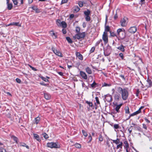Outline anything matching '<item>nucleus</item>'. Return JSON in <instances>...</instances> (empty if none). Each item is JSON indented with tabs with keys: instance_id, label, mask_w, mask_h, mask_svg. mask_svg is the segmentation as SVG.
<instances>
[{
	"instance_id": "obj_1",
	"label": "nucleus",
	"mask_w": 152,
	"mask_h": 152,
	"mask_svg": "<svg viewBox=\"0 0 152 152\" xmlns=\"http://www.w3.org/2000/svg\"><path fill=\"white\" fill-rule=\"evenodd\" d=\"M117 91L121 93L122 99L124 100H126L128 97L129 93L127 90L126 88H122L121 87H118L117 88Z\"/></svg>"
},
{
	"instance_id": "obj_2",
	"label": "nucleus",
	"mask_w": 152,
	"mask_h": 152,
	"mask_svg": "<svg viewBox=\"0 0 152 152\" xmlns=\"http://www.w3.org/2000/svg\"><path fill=\"white\" fill-rule=\"evenodd\" d=\"M125 31L123 28H119L117 30V32L118 36V40L124 39L126 36Z\"/></svg>"
},
{
	"instance_id": "obj_3",
	"label": "nucleus",
	"mask_w": 152,
	"mask_h": 152,
	"mask_svg": "<svg viewBox=\"0 0 152 152\" xmlns=\"http://www.w3.org/2000/svg\"><path fill=\"white\" fill-rule=\"evenodd\" d=\"M86 36V33L85 32H83L82 33L79 32L76 34L74 37H75L77 39H83Z\"/></svg>"
},
{
	"instance_id": "obj_4",
	"label": "nucleus",
	"mask_w": 152,
	"mask_h": 152,
	"mask_svg": "<svg viewBox=\"0 0 152 152\" xmlns=\"http://www.w3.org/2000/svg\"><path fill=\"white\" fill-rule=\"evenodd\" d=\"M47 144L48 147L51 148H58L60 147L59 145H58L56 142H51L48 143Z\"/></svg>"
},
{
	"instance_id": "obj_5",
	"label": "nucleus",
	"mask_w": 152,
	"mask_h": 152,
	"mask_svg": "<svg viewBox=\"0 0 152 152\" xmlns=\"http://www.w3.org/2000/svg\"><path fill=\"white\" fill-rule=\"evenodd\" d=\"M102 39L104 42V44H106L108 42L107 34V32H104L102 35Z\"/></svg>"
},
{
	"instance_id": "obj_6",
	"label": "nucleus",
	"mask_w": 152,
	"mask_h": 152,
	"mask_svg": "<svg viewBox=\"0 0 152 152\" xmlns=\"http://www.w3.org/2000/svg\"><path fill=\"white\" fill-rule=\"evenodd\" d=\"M51 49L53 51V52L56 55L60 57H62V54L57 49H56L53 47L51 48Z\"/></svg>"
},
{
	"instance_id": "obj_7",
	"label": "nucleus",
	"mask_w": 152,
	"mask_h": 152,
	"mask_svg": "<svg viewBox=\"0 0 152 152\" xmlns=\"http://www.w3.org/2000/svg\"><path fill=\"white\" fill-rule=\"evenodd\" d=\"M111 47L108 46L107 47V49L104 52V54L105 56H109L111 53Z\"/></svg>"
},
{
	"instance_id": "obj_8",
	"label": "nucleus",
	"mask_w": 152,
	"mask_h": 152,
	"mask_svg": "<svg viewBox=\"0 0 152 152\" xmlns=\"http://www.w3.org/2000/svg\"><path fill=\"white\" fill-rule=\"evenodd\" d=\"M105 100L108 102H110L113 100L112 97L111 95L107 94L104 96Z\"/></svg>"
},
{
	"instance_id": "obj_9",
	"label": "nucleus",
	"mask_w": 152,
	"mask_h": 152,
	"mask_svg": "<svg viewBox=\"0 0 152 152\" xmlns=\"http://www.w3.org/2000/svg\"><path fill=\"white\" fill-rule=\"evenodd\" d=\"M137 30V28L136 26L131 27L128 30V31L132 34H134Z\"/></svg>"
},
{
	"instance_id": "obj_10",
	"label": "nucleus",
	"mask_w": 152,
	"mask_h": 152,
	"mask_svg": "<svg viewBox=\"0 0 152 152\" xmlns=\"http://www.w3.org/2000/svg\"><path fill=\"white\" fill-rule=\"evenodd\" d=\"M120 23L122 26H125L126 25V18H124L121 19L120 21Z\"/></svg>"
},
{
	"instance_id": "obj_11",
	"label": "nucleus",
	"mask_w": 152,
	"mask_h": 152,
	"mask_svg": "<svg viewBox=\"0 0 152 152\" xmlns=\"http://www.w3.org/2000/svg\"><path fill=\"white\" fill-rule=\"evenodd\" d=\"M80 75L85 80L87 79V76L85 72L81 71H80Z\"/></svg>"
},
{
	"instance_id": "obj_12",
	"label": "nucleus",
	"mask_w": 152,
	"mask_h": 152,
	"mask_svg": "<svg viewBox=\"0 0 152 152\" xmlns=\"http://www.w3.org/2000/svg\"><path fill=\"white\" fill-rule=\"evenodd\" d=\"M114 98L115 101H118L121 99V95L117 93L115 94Z\"/></svg>"
},
{
	"instance_id": "obj_13",
	"label": "nucleus",
	"mask_w": 152,
	"mask_h": 152,
	"mask_svg": "<svg viewBox=\"0 0 152 152\" xmlns=\"http://www.w3.org/2000/svg\"><path fill=\"white\" fill-rule=\"evenodd\" d=\"M122 105V104H121L119 105H117V103H116L115 104V105L116 106V107L115 108V110L118 113L119 112V109L121 108V106Z\"/></svg>"
},
{
	"instance_id": "obj_14",
	"label": "nucleus",
	"mask_w": 152,
	"mask_h": 152,
	"mask_svg": "<svg viewBox=\"0 0 152 152\" xmlns=\"http://www.w3.org/2000/svg\"><path fill=\"white\" fill-rule=\"evenodd\" d=\"M33 135L35 139L39 142L41 141V140L39 138V137L38 135L36 134H33Z\"/></svg>"
},
{
	"instance_id": "obj_15",
	"label": "nucleus",
	"mask_w": 152,
	"mask_h": 152,
	"mask_svg": "<svg viewBox=\"0 0 152 152\" xmlns=\"http://www.w3.org/2000/svg\"><path fill=\"white\" fill-rule=\"evenodd\" d=\"M125 47L124 46L122 45H121L120 46L117 48V49L122 52H124L125 49L124 48Z\"/></svg>"
},
{
	"instance_id": "obj_16",
	"label": "nucleus",
	"mask_w": 152,
	"mask_h": 152,
	"mask_svg": "<svg viewBox=\"0 0 152 152\" xmlns=\"http://www.w3.org/2000/svg\"><path fill=\"white\" fill-rule=\"evenodd\" d=\"M76 56L81 60H83L82 55L79 52H77L76 54Z\"/></svg>"
},
{
	"instance_id": "obj_17",
	"label": "nucleus",
	"mask_w": 152,
	"mask_h": 152,
	"mask_svg": "<svg viewBox=\"0 0 152 152\" xmlns=\"http://www.w3.org/2000/svg\"><path fill=\"white\" fill-rule=\"evenodd\" d=\"M85 70L88 74H91L92 71L91 69L89 67H87L85 69Z\"/></svg>"
},
{
	"instance_id": "obj_18",
	"label": "nucleus",
	"mask_w": 152,
	"mask_h": 152,
	"mask_svg": "<svg viewBox=\"0 0 152 152\" xmlns=\"http://www.w3.org/2000/svg\"><path fill=\"white\" fill-rule=\"evenodd\" d=\"M124 148L126 149V150L128 149L129 148V144L127 141H125L124 142Z\"/></svg>"
},
{
	"instance_id": "obj_19",
	"label": "nucleus",
	"mask_w": 152,
	"mask_h": 152,
	"mask_svg": "<svg viewBox=\"0 0 152 152\" xmlns=\"http://www.w3.org/2000/svg\"><path fill=\"white\" fill-rule=\"evenodd\" d=\"M31 8L32 10H35L36 13H38L40 12L39 10L37 7L32 6Z\"/></svg>"
},
{
	"instance_id": "obj_20",
	"label": "nucleus",
	"mask_w": 152,
	"mask_h": 152,
	"mask_svg": "<svg viewBox=\"0 0 152 152\" xmlns=\"http://www.w3.org/2000/svg\"><path fill=\"white\" fill-rule=\"evenodd\" d=\"M40 120V118L39 117H37L35 118L34 120V123L37 124L39 122Z\"/></svg>"
},
{
	"instance_id": "obj_21",
	"label": "nucleus",
	"mask_w": 152,
	"mask_h": 152,
	"mask_svg": "<svg viewBox=\"0 0 152 152\" xmlns=\"http://www.w3.org/2000/svg\"><path fill=\"white\" fill-rule=\"evenodd\" d=\"M74 10L76 12H77L80 10V8L77 6H75L73 7Z\"/></svg>"
},
{
	"instance_id": "obj_22",
	"label": "nucleus",
	"mask_w": 152,
	"mask_h": 152,
	"mask_svg": "<svg viewBox=\"0 0 152 152\" xmlns=\"http://www.w3.org/2000/svg\"><path fill=\"white\" fill-rule=\"evenodd\" d=\"M50 35L53 37V36L54 37V38H57V35L55 34V33H54V31H50Z\"/></svg>"
},
{
	"instance_id": "obj_23",
	"label": "nucleus",
	"mask_w": 152,
	"mask_h": 152,
	"mask_svg": "<svg viewBox=\"0 0 152 152\" xmlns=\"http://www.w3.org/2000/svg\"><path fill=\"white\" fill-rule=\"evenodd\" d=\"M98 85V84L96 83L94 81V82L91 85V87L93 88H95L97 87V86Z\"/></svg>"
},
{
	"instance_id": "obj_24",
	"label": "nucleus",
	"mask_w": 152,
	"mask_h": 152,
	"mask_svg": "<svg viewBox=\"0 0 152 152\" xmlns=\"http://www.w3.org/2000/svg\"><path fill=\"white\" fill-rule=\"evenodd\" d=\"M44 97L47 100L50 99L51 97L50 95L48 94H45Z\"/></svg>"
},
{
	"instance_id": "obj_25",
	"label": "nucleus",
	"mask_w": 152,
	"mask_h": 152,
	"mask_svg": "<svg viewBox=\"0 0 152 152\" xmlns=\"http://www.w3.org/2000/svg\"><path fill=\"white\" fill-rule=\"evenodd\" d=\"M84 13L86 16H89L91 12L89 10L87 9V11H85L84 12Z\"/></svg>"
},
{
	"instance_id": "obj_26",
	"label": "nucleus",
	"mask_w": 152,
	"mask_h": 152,
	"mask_svg": "<svg viewBox=\"0 0 152 152\" xmlns=\"http://www.w3.org/2000/svg\"><path fill=\"white\" fill-rule=\"evenodd\" d=\"M113 143H115L117 145L120 143V140L118 138H117L116 140H112Z\"/></svg>"
},
{
	"instance_id": "obj_27",
	"label": "nucleus",
	"mask_w": 152,
	"mask_h": 152,
	"mask_svg": "<svg viewBox=\"0 0 152 152\" xmlns=\"http://www.w3.org/2000/svg\"><path fill=\"white\" fill-rule=\"evenodd\" d=\"M7 8L8 10H11L13 7L12 4V3L7 4Z\"/></svg>"
},
{
	"instance_id": "obj_28",
	"label": "nucleus",
	"mask_w": 152,
	"mask_h": 152,
	"mask_svg": "<svg viewBox=\"0 0 152 152\" xmlns=\"http://www.w3.org/2000/svg\"><path fill=\"white\" fill-rule=\"evenodd\" d=\"M110 31V28L108 26H106L105 25V31L104 32H107Z\"/></svg>"
},
{
	"instance_id": "obj_29",
	"label": "nucleus",
	"mask_w": 152,
	"mask_h": 152,
	"mask_svg": "<svg viewBox=\"0 0 152 152\" xmlns=\"http://www.w3.org/2000/svg\"><path fill=\"white\" fill-rule=\"evenodd\" d=\"M66 40L70 44L72 43L73 42L70 37H66Z\"/></svg>"
},
{
	"instance_id": "obj_30",
	"label": "nucleus",
	"mask_w": 152,
	"mask_h": 152,
	"mask_svg": "<svg viewBox=\"0 0 152 152\" xmlns=\"http://www.w3.org/2000/svg\"><path fill=\"white\" fill-rule=\"evenodd\" d=\"M125 113H126L129 114L130 112L129 107L128 106H126L125 108Z\"/></svg>"
},
{
	"instance_id": "obj_31",
	"label": "nucleus",
	"mask_w": 152,
	"mask_h": 152,
	"mask_svg": "<svg viewBox=\"0 0 152 152\" xmlns=\"http://www.w3.org/2000/svg\"><path fill=\"white\" fill-rule=\"evenodd\" d=\"M11 138H12L13 139V140L14 141H15L17 143H18V139L17 137H16L14 136H12L11 137Z\"/></svg>"
},
{
	"instance_id": "obj_32",
	"label": "nucleus",
	"mask_w": 152,
	"mask_h": 152,
	"mask_svg": "<svg viewBox=\"0 0 152 152\" xmlns=\"http://www.w3.org/2000/svg\"><path fill=\"white\" fill-rule=\"evenodd\" d=\"M147 81L149 84V87L152 86V81H151V80L149 79V78H148Z\"/></svg>"
},
{
	"instance_id": "obj_33",
	"label": "nucleus",
	"mask_w": 152,
	"mask_h": 152,
	"mask_svg": "<svg viewBox=\"0 0 152 152\" xmlns=\"http://www.w3.org/2000/svg\"><path fill=\"white\" fill-rule=\"evenodd\" d=\"M62 25V26L64 28H65L67 26V25L66 22L64 21H62L61 22V26Z\"/></svg>"
},
{
	"instance_id": "obj_34",
	"label": "nucleus",
	"mask_w": 152,
	"mask_h": 152,
	"mask_svg": "<svg viewBox=\"0 0 152 152\" xmlns=\"http://www.w3.org/2000/svg\"><path fill=\"white\" fill-rule=\"evenodd\" d=\"M20 145L22 146L26 147L28 149L29 148V146L27 145H26V144L24 143H21Z\"/></svg>"
},
{
	"instance_id": "obj_35",
	"label": "nucleus",
	"mask_w": 152,
	"mask_h": 152,
	"mask_svg": "<svg viewBox=\"0 0 152 152\" xmlns=\"http://www.w3.org/2000/svg\"><path fill=\"white\" fill-rule=\"evenodd\" d=\"M111 86V84H107L105 83H104L102 84V87L104 86Z\"/></svg>"
},
{
	"instance_id": "obj_36",
	"label": "nucleus",
	"mask_w": 152,
	"mask_h": 152,
	"mask_svg": "<svg viewBox=\"0 0 152 152\" xmlns=\"http://www.w3.org/2000/svg\"><path fill=\"white\" fill-rule=\"evenodd\" d=\"M40 78H41L42 80H43L45 81V82H49V80H48L46 79V78H45V77L42 76L40 77Z\"/></svg>"
},
{
	"instance_id": "obj_37",
	"label": "nucleus",
	"mask_w": 152,
	"mask_h": 152,
	"mask_svg": "<svg viewBox=\"0 0 152 152\" xmlns=\"http://www.w3.org/2000/svg\"><path fill=\"white\" fill-rule=\"evenodd\" d=\"M138 112H137V111H136L135 112H134L133 113L131 114V115H130L128 119H129L130 118V117H131V116H134V115H135L138 114L139 113H138Z\"/></svg>"
},
{
	"instance_id": "obj_38",
	"label": "nucleus",
	"mask_w": 152,
	"mask_h": 152,
	"mask_svg": "<svg viewBox=\"0 0 152 152\" xmlns=\"http://www.w3.org/2000/svg\"><path fill=\"white\" fill-rule=\"evenodd\" d=\"M110 36L111 37H114L115 36H116V35L115 33L114 32H112L111 31H110Z\"/></svg>"
},
{
	"instance_id": "obj_39",
	"label": "nucleus",
	"mask_w": 152,
	"mask_h": 152,
	"mask_svg": "<svg viewBox=\"0 0 152 152\" xmlns=\"http://www.w3.org/2000/svg\"><path fill=\"white\" fill-rule=\"evenodd\" d=\"M42 135L45 139H47L49 137L48 135L45 133L43 134Z\"/></svg>"
},
{
	"instance_id": "obj_40",
	"label": "nucleus",
	"mask_w": 152,
	"mask_h": 152,
	"mask_svg": "<svg viewBox=\"0 0 152 152\" xmlns=\"http://www.w3.org/2000/svg\"><path fill=\"white\" fill-rule=\"evenodd\" d=\"M83 2L79 1L78 2V4L80 7H82L83 6Z\"/></svg>"
},
{
	"instance_id": "obj_41",
	"label": "nucleus",
	"mask_w": 152,
	"mask_h": 152,
	"mask_svg": "<svg viewBox=\"0 0 152 152\" xmlns=\"http://www.w3.org/2000/svg\"><path fill=\"white\" fill-rule=\"evenodd\" d=\"M95 47H92L90 50V53H91L94 52L95 50Z\"/></svg>"
},
{
	"instance_id": "obj_42",
	"label": "nucleus",
	"mask_w": 152,
	"mask_h": 152,
	"mask_svg": "<svg viewBox=\"0 0 152 152\" xmlns=\"http://www.w3.org/2000/svg\"><path fill=\"white\" fill-rule=\"evenodd\" d=\"M82 132L83 135L84 136H85V137H86L87 136L88 134H87V133L85 130H82Z\"/></svg>"
},
{
	"instance_id": "obj_43",
	"label": "nucleus",
	"mask_w": 152,
	"mask_h": 152,
	"mask_svg": "<svg viewBox=\"0 0 152 152\" xmlns=\"http://www.w3.org/2000/svg\"><path fill=\"white\" fill-rule=\"evenodd\" d=\"M99 140L100 141H102L103 140V138L101 134H100L98 138Z\"/></svg>"
},
{
	"instance_id": "obj_44",
	"label": "nucleus",
	"mask_w": 152,
	"mask_h": 152,
	"mask_svg": "<svg viewBox=\"0 0 152 152\" xmlns=\"http://www.w3.org/2000/svg\"><path fill=\"white\" fill-rule=\"evenodd\" d=\"M75 146L76 148H81V145L80 144L78 143L75 144Z\"/></svg>"
},
{
	"instance_id": "obj_45",
	"label": "nucleus",
	"mask_w": 152,
	"mask_h": 152,
	"mask_svg": "<svg viewBox=\"0 0 152 152\" xmlns=\"http://www.w3.org/2000/svg\"><path fill=\"white\" fill-rule=\"evenodd\" d=\"M119 56L121 58L122 60H124V57L123 54L122 53H120L119 54Z\"/></svg>"
},
{
	"instance_id": "obj_46",
	"label": "nucleus",
	"mask_w": 152,
	"mask_h": 152,
	"mask_svg": "<svg viewBox=\"0 0 152 152\" xmlns=\"http://www.w3.org/2000/svg\"><path fill=\"white\" fill-rule=\"evenodd\" d=\"M85 19L87 21H89L90 20V17L89 16H86L85 17Z\"/></svg>"
},
{
	"instance_id": "obj_47",
	"label": "nucleus",
	"mask_w": 152,
	"mask_h": 152,
	"mask_svg": "<svg viewBox=\"0 0 152 152\" xmlns=\"http://www.w3.org/2000/svg\"><path fill=\"white\" fill-rule=\"evenodd\" d=\"M86 103H87L88 104L89 106L92 107L93 105L92 103L91 102H88V101H86Z\"/></svg>"
},
{
	"instance_id": "obj_48",
	"label": "nucleus",
	"mask_w": 152,
	"mask_h": 152,
	"mask_svg": "<svg viewBox=\"0 0 152 152\" xmlns=\"http://www.w3.org/2000/svg\"><path fill=\"white\" fill-rule=\"evenodd\" d=\"M80 28L79 27H76V28L75 31H76L77 33H79L80 32Z\"/></svg>"
},
{
	"instance_id": "obj_49",
	"label": "nucleus",
	"mask_w": 152,
	"mask_h": 152,
	"mask_svg": "<svg viewBox=\"0 0 152 152\" xmlns=\"http://www.w3.org/2000/svg\"><path fill=\"white\" fill-rule=\"evenodd\" d=\"M114 128L115 129H118L119 128V126L118 124H115L113 125Z\"/></svg>"
},
{
	"instance_id": "obj_50",
	"label": "nucleus",
	"mask_w": 152,
	"mask_h": 152,
	"mask_svg": "<svg viewBox=\"0 0 152 152\" xmlns=\"http://www.w3.org/2000/svg\"><path fill=\"white\" fill-rule=\"evenodd\" d=\"M61 22L60 20H57L56 21L57 24L58 25L61 26Z\"/></svg>"
},
{
	"instance_id": "obj_51",
	"label": "nucleus",
	"mask_w": 152,
	"mask_h": 152,
	"mask_svg": "<svg viewBox=\"0 0 152 152\" xmlns=\"http://www.w3.org/2000/svg\"><path fill=\"white\" fill-rule=\"evenodd\" d=\"M68 1V0H62L61 4L67 3Z\"/></svg>"
},
{
	"instance_id": "obj_52",
	"label": "nucleus",
	"mask_w": 152,
	"mask_h": 152,
	"mask_svg": "<svg viewBox=\"0 0 152 152\" xmlns=\"http://www.w3.org/2000/svg\"><path fill=\"white\" fill-rule=\"evenodd\" d=\"M88 140H89V141H88V142L89 143V142H91L92 140V137L90 134V135L89 136H88Z\"/></svg>"
},
{
	"instance_id": "obj_53",
	"label": "nucleus",
	"mask_w": 152,
	"mask_h": 152,
	"mask_svg": "<svg viewBox=\"0 0 152 152\" xmlns=\"http://www.w3.org/2000/svg\"><path fill=\"white\" fill-rule=\"evenodd\" d=\"M0 152H7L6 150L2 148H0Z\"/></svg>"
},
{
	"instance_id": "obj_54",
	"label": "nucleus",
	"mask_w": 152,
	"mask_h": 152,
	"mask_svg": "<svg viewBox=\"0 0 152 152\" xmlns=\"http://www.w3.org/2000/svg\"><path fill=\"white\" fill-rule=\"evenodd\" d=\"M12 25H14L15 26H19V23H17V22H12Z\"/></svg>"
},
{
	"instance_id": "obj_55",
	"label": "nucleus",
	"mask_w": 152,
	"mask_h": 152,
	"mask_svg": "<svg viewBox=\"0 0 152 152\" xmlns=\"http://www.w3.org/2000/svg\"><path fill=\"white\" fill-rule=\"evenodd\" d=\"M40 84L41 85H43L44 86H48V85H49V84H48V83L45 84V83H44L43 82H40Z\"/></svg>"
},
{
	"instance_id": "obj_56",
	"label": "nucleus",
	"mask_w": 152,
	"mask_h": 152,
	"mask_svg": "<svg viewBox=\"0 0 152 152\" xmlns=\"http://www.w3.org/2000/svg\"><path fill=\"white\" fill-rule=\"evenodd\" d=\"M95 99H96V103L98 104H100V102L99 101V98L97 97L96 96L95 97Z\"/></svg>"
},
{
	"instance_id": "obj_57",
	"label": "nucleus",
	"mask_w": 152,
	"mask_h": 152,
	"mask_svg": "<svg viewBox=\"0 0 152 152\" xmlns=\"http://www.w3.org/2000/svg\"><path fill=\"white\" fill-rule=\"evenodd\" d=\"M132 126H131L128 129V131H129V134H130L131 133V132L132 131V129H131V128L132 127Z\"/></svg>"
},
{
	"instance_id": "obj_58",
	"label": "nucleus",
	"mask_w": 152,
	"mask_h": 152,
	"mask_svg": "<svg viewBox=\"0 0 152 152\" xmlns=\"http://www.w3.org/2000/svg\"><path fill=\"white\" fill-rule=\"evenodd\" d=\"M29 66L34 71H37V69H36L35 68L33 67V66H31V65H29Z\"/></svg>"
},
{
	"instance_id": "obj_59",
	"label": "nucleus",
	"mask_w": 152,
	"mask_h": 152,
	"mask_svg": "<svg viewBox=\"0 0 152 152\" xmlns=\"http://www.w3.org/2000/svg\"><path fill=\"white\" fill-rule=\"evenodd\" d=\"M12 1L15 5H17L18 4V2L17 0H12Z\"/></svg>"
},
{
	"instance_id": "obj_60",
	"label": "nucleus",
	"mask_w": 152,
	"mask_h": 152,
	"mask_svg": "<svg viewBox=\"0 0 152 152\" xmlns=\"http://www.w3.org/2000/svg\"><path fill=\"white\" fill-rule=\"evenodd\" d=\"M119 148H120L121 149H122V146L120 145L119 144L118 145L116 146V148L118 149Z\"/></svg>"
},
{
	"instance_id": "obj_61",
	"label": "nucleus",
	"mask_w": 152,
	"mask_h": 152,
	"mask_svg": "<svg viewBox=\"0 0 152 152\" xmlns=\"http://www.w3.org/2000/svg\"><path fill=\"white\" fill-rule=\"evenodd\" d=\"M142 126H143V128L144 129L146 130H147V127L146 125L145 124H142Z\"/></svg>"
},
{
	"instance_id": "obj_62",
	"label": "nucleus",
	"mask_w": 152,
	"mask_h": 152,
	"mask_svg": "<svg viewBox=\"0 0 152 152\" xmlns=\"http://www.w3.org/2000/svg\"><path fill=\"white\" fill-rule=\"evenodd\" d=\"M120 77H121L125 81L126 80V79L124 75H120Z\"/></svg>"
},
{
	"instance_id": "obj_63",
	"label": "nucleus",
	"mask_w": 152,
	"mask_h": 152,
	"mask_svg": "<svg viewBox=\"0 0 152 152\" xmlns=\"http://www.w3.org/2000/svg\"><path fill=\"white\" fill-rule=\"evenodd\" d=\"M16 81L18 83H20V82H21V80H20L18 78H17L16 79Z\"/></svg>"
},
{
	"instance_id": "obj_64",
	"label": "nucleus",
	"mask_w": 152,
	"mask_h": 152,
	"mask_svg": "<svg viewBox=\"0 0 152 152\" xmlns=\"http://www.w3.org/2000/svg\"><path fill=\"white\" fill-rule=\"evenodd\" d=\"M144 119L147 123H150V121L148 120L146 118H145Z\"/></svg>"
}]
</instances>
